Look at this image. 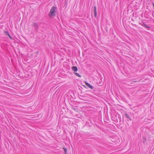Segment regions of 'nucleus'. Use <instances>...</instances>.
Masks as SVG:
<instances>
[{
  "mask_svg": "<svg viewBox=\"0 0 154 154\" xmlns=\"http://www.w3.org/2000/svg\"><path fill=\"white\" fill-rule=\"evenodd\" d=\"M57 9V7H53L51 9L49 13V16L50 17H55L56 16V11L55 10Z\"/></svg>",
  "mask_w": 154,
  "mask_h": 154,
  "instance_id": "obj_1",
  "label": "nucleus"
},
{
  "mask_svg": "<svg viewBox=\"0 0 154 154\" xmlns=\"http://www.w3.org/2000/svg\"><path fill=\"white\" fill-rule=\"evenodd\" d=\"M33 26L34 27V28L36 29L37 31H38V25L37 23H33Z\"/></svg>",
  "mask_w": 154,
  "mask_h": 154,
  "instance_id": "obj_2",
  "label": "nucleus"
},
{
  "mask_svg": "<svg viewBox=\"0 0 154 154\" xmlns=\"http://www.w3.org/2000/svg\"><path fill=\"white\" fill-rule=\"evenodd\" d=\"M86 85L91 89H93L94 87L86 81L85 82Z\"/></svg>",
  "mask_w": 154,
  "mask_h": 154,
  "instance_id": "obj_3",
  "label": "nucleus"
},
{
  "mask_svg": "<svg viewBox=\"0 0 154 154\" xmlns=\"http://www.w3.org/2000/svg\"><path fill=\"white\" fill-rule=\"evenodd\" d=\"M96 9H97L96 7L95 6H94V7L93 11H94V16L96 18L97 16V12Z\"/></svg>",
  "mask_w": 154,
  "mask_h": 154,
  "instance_id": "obj_4",
  "label": "nucleus"
},
{
  "mask_svg": "<svg viewBox=\"0 0 154 154\" xmlns=\"http://www.w3.org/2000/svg\"><path fill=\"white\" fill-rule=\"evenodd\" d=\"M72 69L73 71L75 72L77 71L78 70L77 68L75 66H73L72 67Z\"/></svg>",
  "mask_w": 154,
  "mask_h": 154,
  "instance_id": "obj_5",
  "label": "nucleus"
},
{
  "mask_svg": "<svg viewBox=\"0 0 154 154\" xmlns=\"http://www.w3.org/2000/svg\"><path fill=\"white\" fill-rule=\"evenodd\" d=\"M125 117L127 119H129L130 121L131 120V118L130 116L128 115V114H125Z\"/></svg>",
  "mask_w": 154,
  "mask_h": 154,
  "instance_id": "obj_6",
  "label": "nucleus"
},
{
  "mask_svg": "<svg viewBox=\"0 0 154 154\" xmlns=\"http://www.w3.org/2000/svg\"><path fill=\"white\" fill-rule=\"evenodd\" d=\"M144 16L145 17V18L148 19L149 18V13H145L144 14Z\"/></svg>",
  "mask_w": 154,
  "mask_h": 154,
  "instance_id": "obj_7",
  "label": "nucleus"
},
{
  "mask_svg": "<svg viewBox=\"0 0 154 154\" xmlns=\"http://www.w3.org/2000/svg\"><path fill=\"white\" fill-rule=\"evenodd\" d=\"M74 74L76 76H77L78 77H81V76L77 73L75 72Z\"/></svg>",
  "mask_w": 154,
  "mask_h": 154,
  "instance_id": "obj_8",
  "label": "nucleus"
},
{
  "mask_svg": "<svg viewBox=\"0 0 154 154\" xmlns=\"http://www.w3.org/2000/svg\"><path fill=\"white\" fill-rule=\"evenodd\" d=\"M143 26L145 27L146 28H149V27L147 25L144 23H143Z\"/></svg>",
  "mask_w": 154,
  "mask_h": 154,
  "instance_id": "obj_9",
  "label": "nucleus"
},
{
  "mask_svg": "<svg viewBox=\"0 0 154 154\" xmlns=\"http://www.w3.org/2000/svg\"><path fill=\"white\" fill-rule=\"evenodd\" d=\"M5 32L8 36H9V35H10L9 33V32H8L5 31Z\"/></svg>",
  "mask_w": 154,
  "mask_h": 154,
  "instance_id": "obj_10",
  "label": "nucleus"
},
{
  "mask_svg": "<svg viewBox=\"0 0 154 154\" xmlns=\"http://www.w3.org/2000/svg\"><path fill=\"white\" fill-rule=\"evenodd\" d=\"M63 149H64V152H65V153L66 154V151L67 150V149L66 148H63Z\"/></svg>",
  "mask_w": 154,
  "mask_h": 154,
  "instance_id": "obj_11",
  "label": "nucleus"
},
{
  "mask_svg": "<svg viewBox=\"0 0 154 154\" xmlns=\"http://www.w3.org/2000/svg\"><path fill=\"white\" fill-rule=\"evenodd\" d=\"M140 82L139 80H137V81H132L133 82Z\"/></svg>",
  "mask_w": 154,
  "mask_h": 154,
  "instance_id": "obj_12",
  "label": "nucleus"
},
{
  "mask_svg": "<svg viewBox=\"0 0 154 154\" xmlns=\"http://www.w3.org/2000/svg\"><path fill=\"white\" fill-rule=\"evenodd\" d=\"M154 11H152V16L153 17H154Z\"/></svg>",
  "mask_w": 154,
  "mask_h": 154,
  "instance_id": "obj_13",
  "label": "nucleus"
},
{
  "mask_svg": "<svg viewBox=\"0 0 154 154\" xmlns=\"http://www.w3.org/2000/svg\"><path fill=\"white\" fill-rule=\"evenodd\" d=\"M9 37L11 38H12L11 36L10 35L9 36Z\"/></svg>",
  "mask_w": 154,
  "mask_h": 154,
  "instance_id": "obj_14",
  "label": "nucleus"
},
{
  "mask_svg": "<svg viewBox=\"0 0 154 154\" xmlns=\"http://www.w3.org/2000/svg\"><path fill=\"white\" fill-rule=\"evenodd\" d=\"M9 37L11 38H12L11 36L10 35L9 36Z\"/></svg>",
  "mask_w": 154,
  "mask_h": 154,
  "instance_id": "obj_15",
  "label": "nucleus"
},
{
  "mask_svg": "<svg viewBox=\"0 0 154 154\" xmlns=\"http://www.w3.org/2000/svg\"><path fill=\"white\" fill-rule=\"evenodd\" d=\"M133 84V82H131V83H130V84L131 85L132 84Z\"/></svg>",
  "mask_w": 154,
  "mask_h": 154,
  "instance_id": "obj_16",
  "label": "nucleus"
}]
</instances>
